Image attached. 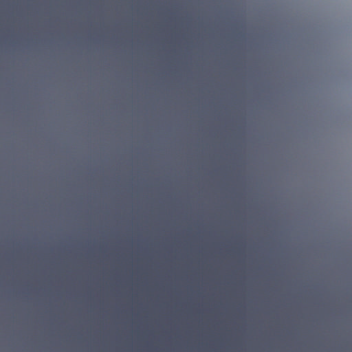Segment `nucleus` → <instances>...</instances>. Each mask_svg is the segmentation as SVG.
I'll use <instances>...</instances> for the list:
<instances>
[{
  "instance_id": "7ed1b4c3",
  "label": "nucleus",
  "mask_w": 352,
  "mask_h": 352,
  "mask_svg": "<svg viewBox=\"0 0 352 352\" xmlns=\"http://www.w3.org/2000/svg\"><path fill=\"white\" fill-rule=\"evenodd\" d=\"M216 352H220V341L217 338H216Z\"/></svg>"
},
{
  "instance_id": "f257e3e1",
  "label": "nucleus",
  "mask_w": 352,
  "mask_h": 352,
  "mask_svg": "<svg viewBox=\"0 0 352 352\" xmlns=\"http://www.w3.org/2000/svg\"><path fill=\"white\" fill-rule=\"evenodd\" d=\"M221 329L218 330V318H216V336L217 335L218 340L220 341Z\"/></svg>"
},
{
  "instance_id": "f03ea898",
  "label": "nucleus",
  "mask_w": 352,
  "mask_h": 352,
  "mask_svg": "<svg viewBox=\"0 0 352 352\" xmlns=\"http://www.w3.org/2000/svg\"><path fill=\"white\" fill-rule=\"evenodd\" d=\"M221 329L218 330V318H216V336L217 335L218 340L220 341Z\"/></svg>"
},
{
  "instance_id": "423d86ee",
  "label": "nucleus",
  "mask_w": 352,
  "mask_h": 352,
  "mask_svg": "<svg viewBox=\"0 0 352 352\" xmlns=\"http://www.w3.org/2000/svg\"><path fill=\"white\" fill-rule=\"evenodd\" d=\"M216 246L217 247L218 246V241H217V239L216 240ZM217 254V252L216 253Z\"/></svg>"
},
{
  "instance_id": "39448f33",
  "label": "nucleus",
  "mask_w": 352,
  "mask_h": 352,
  "mask_svg": "<svg viewBox=\"0 0 352 352\" xmlns=\"http://www.w3.org/2000/svg\"><path fill=\"white\" fill-rule=\"evenodd\" d=\"M216 274H218V267L217 266L216 267ZM217 277H216V285H218V277H217V274H216ZM216 287H217V285H216Z\"/></svg>"
},
{
  "instance_id": "20e7f679",
  "label": "nucleus",
  "mask_w": 352,
  "mask_h": 352,
  "mask_svg": "<svg viewBox=\"0 0 352 352\" xmlns=\"http://www.w3.org/2000/svg\"><path fill=\"white\" fill-rule=\"evenodd\" d=\"M217 299H216V318H218V307L221 305V303H219L218 302V299H217Z\"/></svg>"
}]
</instances>
